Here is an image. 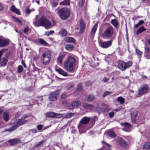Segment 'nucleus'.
I'll return each instance as SVG.
<instances>
[{"label": "nucleus", "mask_w": 150, "mask_h": 150, "mask_svg": "<svg viewBox=\"0 0 150 150\" xmlns=\"http://www.w3.org/2000/svg\"><path fill=\"white\" fill-rule=\"evenodd\" d=\"M74 46L72 45H68L65 46L66 49L69 51L73 49Z\"/></svg>", "instance_id": "79ce46f5"}, {"label": "nucleus", "mask_w": 150, "mask_h": 150, "mask_svg": "<svg viewBox=\"0 0 150 150\" xmlns=\"http://www.w3.org/2000/svg\"><path fill=\"white\" fill-rule=\"evenodd\" d=\"M54 31L53 30H50V31L45 32L44 35L47 36H49L51 35L52 34L54 33Z\"/></svg>", "instance_id": "a18cd8bd"}, {"label": "nucleus", "mask_w": 150, "mask_h": 150, "mask_svg": "<svg viewBox=\"0 0 150 150\" xmlns=\"http://www.w3.org/2000/svg\"><path fill=\"white\" fill-rule=\"evenodd\" d=\"M65 41L68 42L74 43L75 42V40L73 38L70 37H67L65 38Z\"/></svg>", "instance_id": "bb28decb"}, {"label": "nucleus", "mask_w": 150, "mask_h": 150, "mask_svg": "<svg viewBox=\"0 0 150 150\" xmlns=\"http://www.w3.org/2000/svg\"><path fill=\"white\" fill-rule=\"evenodd\" d=\"M115 31L114 28L111 25L107 27L104 31L103 35V37L105 39L111 38L113 36Z\"/></svg>", "instance_id": "39448f33"}, {"label": "nucleus", "mask_w": 150, "mask_h": 150, "mask_svg": "<svg viewBox=\"0 0 150 150\" xmlns=\"http://www.w3.org/2000/svg\"><path fill=\"white\" fill-rule=\"evenodd\" d=\"M112 93V92L110 91H105L103 93V96L104 97L106 96H107L109 95H110Z\"/></svg>", "instance_id": "09e8293b"}, {"label": "nucleus", "mask_w": 150, "mask_h": 150, "mask_svg": "<svg viewBox=\"0 0 150 150\" xmlns=\"http://www.w3.org/2000/svg\"><path fill=\"white\" fill-rule=\"evenodd\" d=\"M23 67L21 65H19L18 67V71L19 73H21L23 71Z\"/></svg>", "instance_id": "5fc2aeb1"}, {"label": "nucleus", "mask_w": 150, "mask_h": 150, "mask_svg": "<svg viewBox=\"0 0 150 150\" xmlns=\"http://www.w3.org/2000/svg\"><path fill=\"white\" fill-rule=\"evenodd\" d=\"M114 113L113 112H111L109 113V115L110 117H112L114 115Z\"/></svg>", "instance_id": "052dcab7"}, {"label": "nucleus", "mask_w": 150, "mask_h": 150, "mask_svg": "<svg viewBox=\"0 0 150 150\" xmlns=\"http://www.w3.org/2000/svg\"><path fill=\"white\" fill-rule=\"evenodd\" d=\"M137 114V111L136 110L134 111L132 114L131 119L132 122H136Z\"/></svg>", "instance_id": "a211bd4d"}, {"label": "nucleus", "mask_w": 150, "mask_h": 150, "mask_svg": "<svg viewBox=\"0 0 150 150\" xmlns=\"http://www.w3.org/2000/svg\"><path fill=\"white\" fill-rule=\"evenodd\" d=\"M112 44L111 40L103 41H100L99 42L100 46L103 48H107L110 47Z\"/></svg>", "instance_id": "6e6552de"}, {"label": "nucleus", "mask_w": 150, "mask_h": 150, "mask_svg": "<svg viewBox=\"0 0 150 150\" xmlns=\"http://www.w3.org/2000/svg\"><path fill=\"white\" fill-rule=\"evenodd\" d=\"M51 5L53 7H56L58 5V3L56 2H53L52 3Z\"/></svg>", "instance_id": "6e6d98bb"}, {"label": "nucleus", "mask_w": 150, "mask_h": 150, "mask_svg": "<svg viewBox=\"0 0 150 150\" xmlns=\"http://www.w3.org/2000/svg\"><path fill=\"white\" fill-rule=\"evenodd\" d=\"M8 62V59L4 57L2 58L0 64L2 66H5L6 65Z\"/></svg>", "instance_id": "cd10ccee"}, {"label": "nucleus", "mask_w": 150, "mask_h": 150, "mask_svg": "<svg viewBox=\"0 0 150 150\" xmlns=\"http://www.w3.org/2000/svg\"><path fill=\"white\" fill-rule=\"evenodd\" d=\"M145 47L144 48V54L146 55H147L150 51V47H149L146 43L145 44Z\"/></svg>", "instance_id": "c9c22d12"}, {"label": "nucleus", "mask_w": 150, "mask_h": 150, "mask_svg": "<svg viewBox=\"0 0 150 150\" xmlns=\"http://www.w3.org/2000/svg\"><path fill=\"white\" fill-rule=\"evenodd\" d=\"M13 18L15 20V21L18 22L21 25H22L23 24V23L20 20L18 19V18H16L15 17L13 16Z\"/></svg>", "instance_id": "3c124183"}, {"label": "nucleus", "mask_w": 150, "mask_h": 150, "mask_svg": "<svg viewBox=\"0 0 150 150\" xmlns=\"http://www.w3.org/2000/svg\"><path fill=\"white\" fill-rule=\"evenodd\" d=\"M59 92V90H58L56 91L51 94L49 97V100L51 101H54L56 100H57Z\"/></svg>", "instance_id": "1a4fd4ad"}, {"label": "nucleus", "mask_w": 150, "mask_h": 150, "mask_svg": "<svg viewBox=\"0 0 150 150\" xmlns=\"http://www.w3.org/2000/svg\"><path fill=\"white\" fill-rule=\"evenodd\" d=\"M29 131H31L33 133H35L37 132V130L35 129H30Z\"/></svg>", "instance_id": "69168bd1"}, {"label": "nucleus", "mask_w": 150, "mask_h": 150, "mask_svg": "<svg viewBox=\"0 0 150 150\" xmlns=\"http://www.w3.org/2000/svg\"><path fill=\"white\" fill-rule=\"evenodd\" d=\"M117 100L121 104H123L125 102L124 99L121 96L118 97L117 99Z\"/></svg>", "instance_id": "58836bf2"}, {"label": "nucleus", "mask_w": 150, "mask_h": 150, "mask_svg": "<svg viewBox=\"0 0 150 150\" xmlns=\"http://www.w3.org/2000/svg\"><path fill=\"white\" fill-rule=\"evenodd\" d=\"M45 141L44 140L40 142L38 144L35 145V147L37 148L42 147Z\"/></svg>", "instance_id": "c03bdc74"}, {"label": "nucleus", "mask_w": 150, "mask_h": 150, "mask_svg": "<svg viewBox=\"0 0 150 150\" xmlns=\"http://www.w3.org/2000/svg\"><path fill=\"white\" fill-rule=\"evenodd\" d=\"M3 117L4 120L6 122H8L9 119L8 113L6 112H4L3 115Z\"/></svg>", "instance_id": "7c9ffc66"}, {"label": "nucleus", "mask_w": 150, "mask_h": 150, "mask_svg": "<svg viewBox=\"0 0 150 150\" xmlns=\"http://www.w3.org/2000/svg\"><path fill=\"white\" fill-rule=\"evenodd\" d=\"M80 104L81 103L79 101L74 100L72 102L71 105L69 107V108L70 109H72L78 107Z\"/></svg>", "instance_id": "4468645a"}, {"label": "nucleus", "mask_w": 150, "mask_h": 150, "mask_svg": "<svg viewBox=\"0 0 150 150\" xmlns=\"http://www.w3.org/2000/svg\"><path fill=\"white\" fill-rule=\"evenodd\" d=\"M136 53L139 55L142 56V52L140 51L139 50L136 48L135 49Z\"/></svg>", "instance_id": "603ef678"}, {"label": "nucleus", "mask_w": 150, "mask_h": 150, "mask_svg": "<svg viewBox=\"0 0 150 150\" xmlns=\"http://www.w3.org/2000/svg\"><path fill=\"white\" fill-rule=\"evenodd\" d=\"M29 30L28 28H25L23 29V32L25 33H26Z\"/></svg>", "instance_id": "4d7b16f0"}, {"label": "nucleus", "mask_w": 150, "mask_h": 150, "mask_svg": "<svg viewBox=\"0 0 150 150\" xmlns=\"http://www.w3.org/2000/svg\"><path fill=\"white\" fill-rule=\"evenodd\" d=\"M74 115V114L72 113H67L66 114L64 115H63V117L64 118H69L73 116Z\"/></svg>", "instance_id": "e433bc0d"}, {"label": "nucleus", "mask_w": 150, "mask_h": 150, "mask_svg": "<svg viewBox=\"0 0 150 150\" xmlns=\"http://www.w3.org/2000/svg\"><path fill=\"white\" fill-rule=\"evenodd\" d=\"M42 126L41 125H39L37 126V129L39 130H41L42 128Z\"/></svg>", "instance_id": "13d9d810"}, {"label": "nucleus", "mask_w": 150, "mask_h": 150, "mask_svg": "<svg viewBox=\"0 0 150 150\" xmlns=\"http://www.w3.org/2000/svg\"><path fill=\"white\" fill-rule=\"evenodd\" d=\"M74 86L73 85H70V86L69 87V90H70V91H72L73 90H74Z\"/></svg>", "instance_id": "680f3d73"}, {"label": "nucleus", "mask_w": 150, "mask_h": 150, "mask_svg": "<svg viewBox=\"0 0 150 150\" xmlns=\"http://www.w3.org/2000/svg\"><path fill=\"white\" fill-rule=\"evenodd\" d=\"M55 113L54 112H48L46 113L45 115L47 117L51 118H54Z\"/></svg>", "instance_id": "4c0bfd02"}, {"label": "nucleus", "mask_w": 150, "mask_h": 150, "mask_svg": "<svg viewBox=\"0 0 150 150\" xmlns=\"http://www.w3.org/2000/svg\"><path fill=\"white\" fill-rule=\"evenodd\" d=\"M146 30V29L143 26L140 27L137 30L136 33L137 35H138L139 34L142 33V32L145 31Z\"/></svg>", "instance_id": "393cba45"}, {"label": "nucleus", "mask_w": 150, "mask_h": 150, "mask_svg": "<svg viewBox=\"0 0 150 150\" xmlns=\"http://www.w3.org/2000/svg\"><path fill=\"white\" fill-rule=\"evenodd\" d=\"M64 56L63 54L59 55L57 58V62L59 64H62L63 63V60L64 58Z\"/></svg>", "instance_id": "412c9836"}, {"label": "nucleus", "mask_w": 150, "mask_h": 150, "mask_svg": "<svg viewBox=\"0 0 150 150\" xmlns=\"http://www.w3.org/2000/svg\"><path fill=\"white\" fill-rule=\"evenodd\" d=\"M83 106L85 108L89 110H92L94 108V106L92 105L88 104H84Z\"/></svg>", "instance_id": "2f4dec72"}, {"label": "nucleus", "mask_w": 150, "mask_h": 150, "mask_svg": "<svg viewBox=\"0 0 150 150\" xmlns=\"http://www.w3.org/2000/svg\"><path fill=\"white\" fill-rule=\"evenodd\" d=\"M21 63L22 64V65L24 66V67L25 68L26 67V65L24 62L22 60L21 61Z\"/></svg>", "instance_id": "774afa93"}, {"label": "nucleus", "mask_w": 150, "mask_h": 150, "mask_svg": "<svg viewBox=\"0 0 150 150\" xmlns=\"http://www.w3.org/2000/svg\"><path fill=\"white\" fill-rule=\"evenodd\" d=\"M9 43V42L8 40L5 39L2 37H0V47H6Z\"/></svg>", "instance_id": "f8f14e48"}, {"label": "nucleus", "mask_w": 150, "mask_h": 150, "mask_svg": "<svg viewBox=\"0 0 150 150\" xmlns=\"http://www.w3.org/2000/svg\"><path fill=\"white\" fill-rule=\"evenodd\" d=\"M117 141L119 144L122 146L125 147L127 145L125 142L120 137H118L117 139Z\"/></svg>", "instance_id": "dca6fc26"}, {"label": "nucleus", "mask_w": 150, "mask_h": 150, "mask_svg": "<svg viewBox=\"0 0 150 150\" xmlns=\"http://www.w3.org/2000/svg\"><path fill=\"white\" fill-rule=\"evenodd\" d=\"M143 149H150V142H146L144 144L143 146Z\"/></svg>", "instance_id": "72a5a7b5"}, {"label": "nucleus", "mask_w": 150, "mask_h": 150, "mask_svg": "<svg viewBox=\"0 0 150 150\" xmlns=\"http://www.w3.org/2000/svg\"><path fill=\"white\" fill-rule=\"evenodd\" d=\"M132 63L131 61H129L127 63L119 61L118 62V67L119 68L122 70L124 71L127 68L131 67Z\"/></svg>", "instance_id": "423d86ee"}, {"label": "nucleus", "mask_w": 150, "mask_h": 150, "mask_svg": "<svg viewBox=\"0 0 150 150\" xmlns=\"http://www.w3.org/2000/svg\"><path fill=\"white\" fill-rule=\"evenodd\" d=\"M11 10L13 12L16 13L18 15L21 14L20 11L19 9L16 8L14 6H12L11 8Z\"/></svg>", "instance_id": "5701e85b"}, {"label": "nucleus", "mask_w": 150, "mask_h": 150, "mask_svg": "<svg viewBox=\"0 0 150 150\" xmlns=\"http://www.w3.org/2000/svg\"><path fill=\"white\" fill-rule=\"evenodd\" d=\"M144 23V21L143 20H140L138 23H139V24L141 25L142 24H143Z\"/></svg>", "instance_id": "338daca9"}, {"label": "nucleus", "mask_w": 150, "mask_h": 150, "mask_svg": "<svg viewBox=\"0 0 150 150\" xmlns=\"http://www.w3.org/2000/svg\"><path fill=\"white\" fill-rule=\"evenodd\" d=\"M67 34V31L64 29L61 30L59 32V34L62 37L66 36Z\"/></svg>", "instance_id": "f704fd0d"}, {"label": "nucleus", "mask_w": 150, "mask_h": 150, "mask_svg": "<svg viewBox=\"0 0 150 150\" xmlns=\"http://www.w3.org/2000/svg\"><path fill=\"white\" fill-rule=\"evenodd\" d=\"M86 127V126L85 125L80 122L79 123L78 125V128L80 134H81L82 133H84L85 132Z\"/></svg>", "instance_id": "ddd939ff"}, {"label": "nucleus", "mask_w": 150, "mask_h": 150, "mask_svg": "<svg viewBox=\"0 0 150 150\" xmlns=\"http://www.w3.org/2000/svg\"><path fill=\"white\" fill-rule=\"evenodd\" d=\"M98 27L97 23H96L95 24L93 27L92 28L91 32V36L93 38L95 32L97 30Z\"/></svg>", "instance_id": "b1692460"}, {"label": "nucleus", "mask_w": 150, "mask_h": 150, "mask_svg": "<svg viewBox=\"0 0 150 150\" xmlns=\"http://www.w3.org/2000/svg\"><path fill=\"white\" fill-rule=\"evenodd\" d=\"M67 98V96L65 93H63L62 94L61 97V98L62 104H65L66 103Z\"/></svg>", "instance_id": "aec40b11"}, {"label": "nucleus", "mask_w": 150, "mask_h": 150, "mask_svg": "<svg viewBox=\"0 0 150 150\" xmlns=\"http://www.w3.org/2000/svg\"><path fill=\"white\" fill-rule=\"evenodd\" d=\"M59 5H70V0H65L60 2Z\"/></svg>", "instance_id": "473e14b6"}, {"label": "nucleus", "mask_w": 150, "mask_h": 150, "mask_svg": "<svg viewBox=\"0 0 150 150\" xmlns=\"http://www.w3.org/2000/svg\"><path fill=\"white\" fill-rule=\"evenodd\" d=\"M11 10L13 12L16 13L18 15L21 14L20 11L19 9L16 8L14 6H12L11 8Z\"/></svg>", "instance_id": "4be33fe9"}, {"label": "nucleus", "mask_w": 150, "mask_h": 150, "mask_svg": "<svg viewBox=\"0 0 150 150\" xmlns=\"http://www.w3.org/2000/svg\"><path fill=\"white\" fill-rule=\"evenodd\" d=\"M92 84V82L90 81H88L86 82V85L87 86H90Z\"/></svg>", "instance_id": "bf43d9fd"}, {"label": "nucleus", "mask_w": 150, "mask_h": 150, "mask_svg": "<svg viewBox=\"0 0 150 150\" xmlns=\"http://www.w3.org/2000/svg\"><path fill=\"white\" fill-rule=\"evenodd\" d=\"M75 62V59L74 57L70 56L68 57L67 60L64 62V68L68 71H73L74 69Z\"/></svg>", "instance_id": "f257e3e1"}, {"label": "nucleus", "mask_w": 150, "mask_h": 150, "mask_svg": "<svg viewBox=\"0 0 150 150\" xmlns=\"http://www.w3.org/2000/svg\"><path fill=\"white\" fill-rule=\"evenodd\" d=\"M63 115L61 114L55 113V114H54V118H60L63 117Z\"/></svg>", "instance_id": "49530a36"}, {"label": "nucleus", "mask_w": 150, "mask_h": 150, "mask_svg": "<svg viewBox=\"0 0 150 150\" xmlns=\"http://www.w3.org/2000/svg\"><path fill=\"white\" fill-rule=\"evenodd\" d=\"M28 117V116L27 114H24L23 116L22 119H18L16 120L13 123V125L12 126V127L11 128L6 130V131H11L16 129L18 127V126L21 125L27 122H28V120H25L24 119L27 118Z\"/></svg>", "instance_id": "f03ea898"}, {"label": "nucleus", "mask_w": 150, "mask_h": 150, "mask_svg": "<svg viewBox=\"0 0 150 150\" xmlns=\"http://www.w3.org/2000/svg\"><path fill=\"white\" fill-rule=\"evenodd\" d=\"M18 140L16 139L10 140L8 141V142L10 143L11 145L16 144L18 142Z\"/></svg>", "instance_id": "a19ab883"}, {"label": "nucleus", "mask_w": 150, "mask_h": 150, "mask_svg": "<svg viewBox=\"0 0 150 150\" xmlns=\"http://www.w3.org/2000/svg\"><path fill=\"white\" fill-rule=\"evenodd\" d=\"M38 41L41 45H43L45 46H47L48 45V44L46 42L42 39H38Z\"/></svg>", "instance_id": "c85d7f7f"}, {"label": "nucleus", "mask_w": 150, "mask_h": 150, "mask_svg": "<svg viewBox=\"0 0 150 150\" xmlns=\"http://www.w3.org/2000/svg\"><path fill=\"white\" fill-rule=\"evenodd\" d=\"M95 99L94 96L91 94L90 95L88 98L87 101L88 102H90L93 100Z\"/></svg>", "instance_id": "37998d69"}, {"label": "nucleus", "mask_w": 150, "mask_h": 150, "mask_svg": "<svg viewBox=\"0 0 150 150\" xmlns=\"http://www.w3.org/2000/svg\"><path fill=\"white\" fill-rule=\"evenodd\" d=\"M69 10L67 8L64 7L61 9L58 12V14L60 18L65 20L68 18L70 15Z\"/></svg>", "instance_id": "20e7f679"}, {"label": "nucleus", "mask_w": 150, "mask_h": 150, "mask_svg": "<svg viewBox=\"0 0 150 150\" xmlns=\"http://www.w3.org/2000/svg\"><path fill=\"white\" fill-rule=\"evenodd\" d=\"M149 88L148 86L146 84H144L140 87L139 91V95L141 96L146 93Z\"/></svg>", "instance_id": "9d476101"}, {"label": "nucleus", "mask_w": 150, "mask_h": 150, "mask_svg": "<svg viewBox=\"0 0 150 150\" xmlns=\"http://www.w3.org/2000/svg\"><path fill=\"white\" fill-rule=\"evenodd\" d=\"M124 126V130L125 131H127V129L129 128L130 127V124L127 123H125L123 124Z\"/></svg>", "instance_id": "ea45409f"}, {"label": "nucleus", "mask_w": 150, "mask_h": 150, "mask_svg": "<svg viewBox=\"0 0 150 150\" xmlns=\"http://www.w3.org/2000/svg\"><path fill=\"white\" fill-rule=\"evenodd\" d=\"M7 50V49H3L0 51V61L1 60V57L4 52Z\"/></svg>", "instance_id": "864d4df0"}, {"label": "nucleus", "mask_w": 150, "mask_h": 150, "mask_svg": "<svg viewBox=\"0 0 150 150\" xmlns=\"http://www.w3.org/2000/svg\"><path fill=\"white\" fill-rule=\"evenodd\" d=\"M34 11L35 9L34 8L30 9L29 8H27L25 10V11L28 14H30L31 12Z\"/></svg>", "instance_id": "de8ad7c7"}, {"label": "nucleus", "mask_w": 150, "mask_h": 150, "mask_svg": "<svg viewBox=\"0 0 150 150\" xmlns=\"http://www.w3.org/2000/svg\"><path fill=\"white\" fill-rule=\"evenodd\" d=\"M45 18L44 16H42L40 18H39L38 20L35 21L33 22V25L38 27L42 26Z\"/></svg>", "instance_id": "0eeeda50"}, {"label": "nucleus", "mask_w": 150, "mask_h": 150, "mask_svg": "<svg viewBox=\"0 0 150 150\" xmlns=\"http://www.w3.org/2000/svg\"><path fill=\"white\" fill-rule=\"evenodd\" d=\"M76 28L77 30L80 29V33L82 34L83 33L85 29V24L82 20L80 21V24L77 26Z\"/></svg>", "instance_id": "9b49d317"}, {"label": "nucleus", "mask_w": 150, "mask_h": 150, "mask_svg": "<svg viewBox=\"0 0 150 150\" xmlns=\"http://www.w3.org/2000/svg\"><path fill=\"white\" fill-rule=\"evenodd\" d=\"M90 118L88 117H85L82 118L80 122L84 125L87 124L90 120Z\"/></svg>", "instance_id": "6ab92c4d"}, {"label": "nucleus", "mask_w": 150, "mask_h": 150, "mask_svg": "<svg viewBox=\"0 0 150 150\" xmlns=\"http://www.w3.org/2000/svg\"><path fill=\"white\" fill-rule=\"evenodd\" d=\"M51 52L50 51H46L43 52L41 61L44 65H48L51 59Z\"/></svg>", "instance_id": "7ed1b4c3"}, {"label": "nucleus", "mask_w": 150, "mask_h": 150, "mask_svg": "<svg viewBox=\"0 0 150 150\" xmlns=\"http://www.w3.org/2000/svg\"><path fill=\"white\" fill-rule=\"evenodd\" d=\"M55 70L59 74L64 76H68L67 73L60 68H55Z\"/></svg>", "instance_id": "f3484780"}, {"label": "nucleus", "mask_w": 150, "mask_h": 150, "mask_svg": "<svg viewBox=\"0 0 150 150\" xmlns=\"http://www.w3.org/2000/svg\"><path fill=\"white\" fill-rule=\"evenodd\" d=\"M82 88V85L81 83H79L78 86L77 90L78 92L81 91Z\"/></svg>", "instance_id": "8fccbe9b"}, {"label": "nucleus", "mask_w": 150, "mask_h": 150, "mask_svg": "<svg viewBox=\"0 0 150 150\" xmlns=\"http://www.w3.org/2000/svg\"><path fill=\"white\" fill-rule=\"evenodd\" d=\"M51 25L52 23L51 22L45 18L42 26L44 27L46 29H48L51 27Z\"/></svg>", "instance_id": "2eb2a0df"}, {"label": "nucleus", "mask_w": 150, "mask_h": 150, "mask_svg": "<svg viewBox=\"0 0 150 150\" xmlns=\"http://www.w3.org/2000/svg\"><path fill=\"white\" fill-rule=\"evenodd\" d=\"M4 8V6L0 3V11H2Z\"/></svg>", "instance_id": "0e129e2a"}, {"label": "nucleus", "mask_w": 150, "mask_h": 150, "mask_svg": "<svg viewBox=\"0 0 150 150\" xmlns=\"http://www.w3.org/2000/svg\"><path fill=\"white\" fill-rule=\"evenodd\" d=\"M111 24L114 26L115 28H117L118 23L116 19H112L111 21Z\"/></svg>", "instance_id": "c756f323"}, {"label": "nucleus", "mask_w": 150, "mask_h": 150, "mask_svg": "<svg viewBox=\"0 0 150 150\" xmlns=\"http://www.w3.org/2000/svg\"><path fill=\"white\" fill-rule=\"evenodd\" d=\"M109 80V79L106 77H105L102 80V81L104 82H107Z\"/></svg>", "instance_id": "e2e57ef3"}, {"label": "nucleus", "mask_w": 150, "mask_h": 150, "mask_svg": "<svg viewBox=\"0 0 150 150\" xmlns=\"http://www.w3.org/2000/svg\"><path fill=\"white\" fill-rule=\"evenodd\" d=\"M108 135L111 138H113L116 136L115 133L112 130H109L108 131Z\"/></svg>", "instance_id": "a878e982"}]
</instances>
